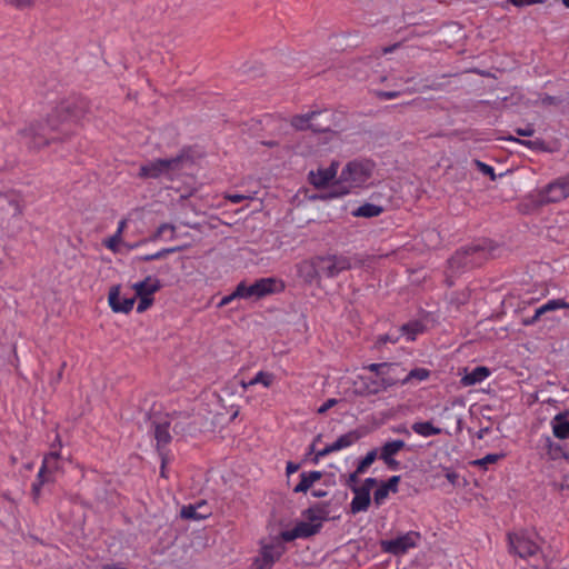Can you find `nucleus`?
Instances as JSON below:
<instances>
[{
	"label": "nucleus",
	"mask_w": 569,
	"mask_h": 569,
	"mask_svg": "<svg viewBox=\"0 0 569 569\" xmlns=\"http://www.w3.org/2000/svg\"><path fill=\"white\" fill-rule=\"evenodd\" d=\"M375 173V163L366 159H356L346 163L333 182L331 194L342 197L368 188Z\"/></svg>",
	"instance_id": "f257e3e1"
},
{
	"label": "nucleus",
	"mask_w": 569,
	"mask_h": 569,
	"mask_svg": "<svg viewBox=\"0 0 569 569\" xmlns=\"http://www.w3.org/2000/svg\"><path fill=\"white\" fill-rule=\"evenodd\" d=\"M326 516V511L322 509H308L303 515V519L298 522L292 530L281 533L282 539L291 541L296 538L309 537L317 533L322 527Z\"/></svg>",
	"instance_id": "f03ea898"
},
{
	"label": "nucleus",
	"mask_w": 569,
	"mask_h": 569,
	"mask_svg": "<svg viewBox=\"0 0 569 569\" xmlns=\"http://www.w3.org/2000/svg\"><path fill=\"white\" fill-rule=\"evenodd\" d=\"M187 160L183 157L172 159H159L148 162L140 168L139 177L141 178H168L173 179L178 171H180Z\"/></svg>",
	"instance_id": "7ed1b4c3"
},
{
	"label": "nucleus",
	"mask_w": 569,
	"mask_h": 569,
	"mask_svg": "<svg viewBox=\"0 0 569 569\" xmlns=\"http://www.w3.org/2000/svg\"><path fill=\"white\" fill-rule=\"evenodd\" d=\"M420 538L421 537L419 532L408 531L396 538L382 540L381 548L385 552H389L395 556H401L407 553L410 549L417 547Z\"/></svg>",
	"instance_id": "20e7f679"
},
{
	"label": "nucleus",
	"mask_w": 569,
	"mask_h": 569,
	"mask_svg": "<svg viewBox=\"0 0 569 569\" xmlns=\"http://www.w3.org/2000/svg\"><path fill=\"white\" fill-rule=\"evenodd\" d=\"M320 438H321V436H318L310 447V450L316 452V456H315L316 463H318L321 458H323L332 452H337V451H340V450L351 447L353 443H356L361 438V435L358 431H349V432L340 436L332 443L326 446L323 449L316 451V442H318L320 440Z\"/></svg>",
	"instance_id": "39448f33"
},
{
	"label": "nucleus",
	"mask_w": 569,
	"mask_h": 569,
	"mask_svg": "<svg viewBox=\"0 0 569 569\" xmlns=\"http://www.w3.org/2000/svg\"><path fill=\"white\" fill-rule=\"evenodd\" d=\"M538 204L558 202L569 197V177L557 180L536 191Z\"/></svg>",
	"instance_id": "423d86ee"
},
{
	"label": "nucleus",
	"mask_w": 569,
	"mask_h": 569,
	"mask_svg": "<svg viewBox=\"0 0 569 569\" xmlns=\"http://www.w3.org/2000/svg\"><path fill=\"white\" fill-rule=\"evenodd\" d=\"M378 485L376 478H367L360 487L352 488L353 498L350 502V510L352 513L367 511L371 502V490Z\"/></svg>",
	"instance_id": "0eeeda50"
},
{
	"label": "nucleus",
	"mask_w": 569,
	"mask_h": 569,
	"mask_svg": "<svg viewBox=\"0 0 569 569\" xmlns=\"http://www.w3.org/2000/svg\"><path fill=\"white\" fill-rule=\"evenodd\" d=\"M318 263L320 266V273L333 278L340 272L351 268L352 263L348 257L345 256H319Z\"/></svg>",
	"instance_id": "6e6552de"
},
{
	"label": "nucleus",
	"mask_w": 569,
	"mask_h": 569,
	"mask_svg": "<svg viewBox=\"0 0 569 569\" xmlns=\"http://www.w3.org/2000/svg\"><path fill=\"white\" fill-rule=\"evenodd\" d=\"M397 381L392 378H369L366 376H358L357 380L353 382L356 392L360 395H376L380 391L386 390L387 388L393 386Z\"/></svg>",
	"instance_id": "1a4fd4ad"
},
{
	"label": "nucleus",
	"mask_w": 569,
	"mask_h": 569,
	"mask_svg": "<svg viewBox=\"0 0 569 569\" xmlns=\"http://www.w3.org/2000/svg\"><path fill=\"white\" fill-rule=\"evenodd\" d=\"M510 550L521 558L535 556L539 546L526 532L509 535Z\"/></svg>",
	"instance_id": "9d476101"
},
{
	"label": "nucleus",
	"mask_w": 569,
	"mask_h": 569,
	"mask_svg": "<svg viewBox=\"0 0 569 569\" xmlns=\"http://www.w3.org/2000/svg\"><path fill=\"white\" fill-rule=\"evenodd\" d=\"M59 456L57 452H51L49 453L48 456L44 457L43 459V462H42V466L39 470V473H38V478L40 480L39 483H33V493L36 496L39 495V491H40V486L46 482V481H49L51 479V476L53 475L54 471H57L59 469Z\"/></svg>",
	"instance_id": "9b49d317"
},
{
	"label": "nucleus",
	"mask_w": 569,
	"mask_h": 569,
	"mask_svg": "<svg viewBox=\"0 0 569 569\" xmlns=\"http://www.w3.org/2000/svg\"><path fill=\"white\" fill-rule=\"evenodd\" d=\"M339 163L337 161L331 162L329 167L318 168L316 171H311L309 174L310 182L317 187L322 188L328 186L330 182H335L337 179Z\"/></svg>",
	"instance_id": "f8f14e48"
},
{
	"label": "nucleus",
	"mask_w": 569,
	"mask_h": 569,
	"mask_svg": "<svg viewBox=\"0 0 569 569\" xmlns=\"http://www.w3.org/2000/svg\"><path fill=\"white\" fill-rule=\"evenodd\" d=\"M298 276L306 283H313L320 279V266L318 263V257L303 260L297 264Z\"/></svg>",
	"instance_id": "ddd939ff"
},
{
	"label": "nucleus",
	"mask_w": 569,
	"mask_h": 569,
	"mask_svg": "<svg viewBox=\"0 0 569 569\" xmlns=\"http://www.w3.org/2000/svg\"><path fill=\"white\" fill-rule=\"evenodd\" d=\"M71 102L62 103L49 118L48 124L52 129H57L64 121H78L80 119L78 111L71 110Z\"/></svg>",
	"instance_id": "4468645a"
},
{
	"label": "nucleus",
	"mask_w": 569,
	"mask_h": 569,
	"mask_svg": "<svg viewBox=\"0 0 569 569\" xmlns=\"http://www.w3.org/2000/svg\"><path fill=\"white\" fill-rule=\"evenodd\" d=\"M254 283L259 299L268 295L282 292L284 290V282L279 278H261Z\"/></svg>",
	"instance_id": "2eb2a0df"
},
{
	"label": "nucleus",
	"mask_w": 569,
	"mask_h": 569,
	"mask_svg": "<svg viewBox=\"0 0 569 569\" xmlns=\"http://www.w3.org/2000/svg\"><path fill=\"white\" fill-rule=\"evenodd\" d=\"M399 482V476H392L388 481L385 482L378 481V488L373 493L375 503L377 506H381L388 499L390 493H396L398 491Z\"/></svg>",
	"instance_id": "dca6fc26"
},
{
	"label": "nucleus",
	"mask_w": 569,
	"mask_h": 569,
	"mask_svg": "<svg viewBox=\"0 0 569 569\" xmlns=\"http://www.w3.org/2000/svg\"><path fill=\"white\" fill-rule=\"evenodd\" d=\"M159 288V280L152 277H147L144 280L132 284L136 296L143 298H152L153 293L157 292Z\"/></svg>",
	"instance_id": "f3484780"
},
{
	"label": "nucleus",
	"mask_w": 569,
	"mask_h": 569,
	"mask_svg": "<svg viewBox=\"0 0 569 569\" xmlns=\"http://www.w3.org/2000/svg\"><path fill=\"white\" fill-rule=\"evenodd\" d=\"M490 375L491 371L487 367H477L470 372L465 370V373L462 375L460 382L463 387H471L481 383Z\"/></svg>",
	"instance_id": "a211bd4d"
},
{
	"label": "nucleus",
	"mask_w": 569,
	"mask_h": 569,
	"mask_svg": "<svg viewBox=\"0 0 569 569\" xmlns=\"http://www.w3.org/2000/svg\"><path fill=\"white\" fill-rule=\"evenodd\" d=\"M211 510L206 502L194 506L189 505L181 509V517L184 519L201 520L210 516Z\"/></svg>",
	"instance_id": "6ab92c4d"
},
{
	"label": "nucleus",
	"mask_w": 569,
	"mask_h": 569,
	"mask_svg": "<svg viewBox=\"0 0 569 569\" xmlns=\"http://www.w3.org/2000/svg\"><path fill=\"white\" fill-rule=\"evenodd\" d=\"M109 303L116 312H129L134 306V298H121L119 290L114 289L109 295Z\"/></svg>",
	"instance_id": "aec40b11"
},
{
	"label": "nucleus",
	"mask_w": 569,
	"mask_h": 569,
	"mask_svg": "<svg viewBox=\"0 0 569 569\" xmlns=\"http://www.w3.org/2000/svg\"><path fill=\"white\" fill-rule=\"evenodd\" d=\"M405 447V442L402 440H392L388 441L383 445L380 452V458L389 466H396L397 462L392 458Z\"/></svg>",
	"instance_id": "412c9836"
},
{
	"label": "nucleus",
	"mask_w": 569,
	"mask_h": 569,
	"mask_svg": "<svg viewBox=\"0 0 569 569\" xmlns=\"http://www.w3.org/2000/svg\"><path fill=\"white\" fill-rule=\"evenodd\" d=\"M284 547L282 542L277 539L271 543H264L261 546L260 555L262 558L268 560L270 563H274L283 553Z\"/></svg>",
	"instance_id": "4be33fe9"
},
{
	"label": "nucleus",
	"mask_w": 569,
	"mask_h": 569,
	"mask_svg": "<svg viewBox=\"0 0 569 569\" xmlns=\"http://www.w3.org/2000/svg\"><path fill=\"white\" fill-rule=\"evenodd\" d=\"M552 433L558 439H569V421L566 420V413H557L550 421Z\"/></svg>",
	"instance_id": "5701e85b"
},
{
	"label": "nucleus",
	"mask_w": 569,
	"mask_h": 569,
	"mask_svg": "<svg viewBox=\"0 0 569 569\" xmlns=\"http://www.w3.org/2000/svg\"><path fill=\"white\" fill-rule=\"evenodd\" d=\"M127 224H128V220L127 219L120 220L119 223H118V228H117L114 234H112L111 237H109V238L103 240V244L110 251L117 253V252H119L120 246L124 244L123 240H122V237H123V232H124V230L127 228Z\"/></svg>",
	"instance_id": "b1692460"
},
{
	"label": "nucleus",
	"mask_w": 569,
	"mask_h": 569,
	"mask_svg": "<svg viewBox=\"0 0 569 569\" xmlns=\"http://www.w3.org/2000/svg\"><path fill=\"white\" fill-rule=\"evenodd\" d=\"M385 211L383 206L376 202H366L352 210L351 214L356 218H375Z\"/></svg>",
	"instance_id": "393cba45"
},
{
	"label": "nucleus",
	"mask_w": 569,
	"mask_h": 569,
	"mask_svg": "<svg viewBox=\"0 0 569 569\" xmlns=\"http://www.w3.org/2000/svg\"><path fill=\"white\" fill-rule=\"evenodd\" d=\"M322 477L320 471L302 472L300 482L295 487V492H307Z\"/></svg>",
	"instance_id": "a878e982"
},
{
	"label": "nucleus",
	"mask_w": 569,
	"mask_h": 569,
	"mask_svg": "<svg viewBox=\"0 0 569 569\" xmlns=\"http://www.w3.org/2000/svg\"><path fill=\"white\" fill-rule=\"evenodd\" d=\"M321 113L312 112L303 116H296L291 120V124L299 130L313 129L316 130L315 119L320 117Z\"/></svg>",
	"instance_id": "bb28decb"
},
{
	"label": "nucleus",
	"mask_w": 569,
	"mask_h": 569,
	"mask_svg": "<svg viewBox=\"0 0 569 569\" xmlns=\"http://www.w3.org/2000/svg\"><path fill=\"white\" fill-rule=\"evenodd\" d=\"M411 428L413 432L425 438L441 433V429L433 426L430 421H416Z\"/></svg>",
	"instance_id": "cd10ccee"
},
{
	"label": "nucleus",
	"mask_w": 569,
	"mask_h": 569,
	"mask_svg": "<svg viewBox=\"0 0 569 569\" xmlns=\"http://www.w3.org/2000/svg\"><path fill=\"white\" fill-rule=\"evenodd\" d=\"M176 239V227L170 223H162L156 230L153 236L150 238L151 241L158 240H174Z\"/></svg>",
	"instance_id": "c85d7f7f"
},
{
	"label": "nucleus",
	"mask_w": 569,
	"mask_h": 569,
	"mask_svg": "<svg viewBox=\"0 0 569 569\" xmlns=\"http://www.w3.org/2000/svg\"><path fill=\"white\" fill-rule=\"evenodd\" d=\"M402 336L407 338L408 341H413L418 335L423 332V326L418 322L413 321L407 325H403L400 329Z\"/></svg>",
	"instance_id": "c756f323"
},
{
	"label": "nucleus",
	"mask_w": 569,
	"mask_h": 569,
	"mask_svg": "<svg viewBox=\"0 0 569 569\" xmlns=\"http://www.w3.org/2000/svg\"><path fill=\"white\" fill-rule=\"evenodd\" d=\"M430 377V371L426 368H415L412 369L407 377L401 381L402 385H408L413 381L420 382L425 381Z\"/></svg>",
	"instance_id": "7c9ffc66"
},
{
	"label": "nucleus",
	"mask_w": 569,
	"mask_h": 569,
	"mask_svg": "<svg viewBox=\"0 0 569 569\" xmlns=\"http://www.w3.org/2000/svg\"><path fill=\"white\" fill-rule=\"evenodd\" d=\"M569 308V303L563 299H552L543 303L538 308V315H545L550 311L567 309Z\"/></svg>",
	"instance_id": "2f4dec72"
},
{
	"label": "nucleus",
	"mask_w": 569,
	"mask_h": 569,
	"mask_svg": "<svg viewBox=\"0 0 569 569\" xmlns=\"http://www.w3.org/2000/svg\"><path fill=\"white\" fill-rule=\"evenodd\" d=\"M274 375L267 371H259L256 373V376L248 380V385H262L264 388H270L274 382Z\"/></svg>",
	"instance_id": "473e14b6"
},
{
	"label": "nucleus",
	"mask_w": 569,
	"mask_h": 569,
	"mask_svg": "<svg viewBox=\"0 0 569 569\" xmlns=\"http://www.w3.org/2000/svg\"><path fill=\"white\" fill-rule=\"evenodd\" d=\"M236 296H240V299H259L256 283L247 284L246 282H240L236 288Z\"/></svg>",
	"instance_id": "72a5a7b5"
},
{
	"label": "nucleus",
	"mask_w": 569,
	"mask_h": 569,
	"mask_svg": "<svg viewBox=\"0 0 569 569\" xmlns=\"http://www.w3.org/2000/svg\"><path fill=\"white\" fill-rule=\"evenodd\" d=\"M154 437L158 446L167 445L170 441L169 426L167 423L157 425L154 429Z\"/></svg>",
	"instance_id": "f704fd0d"
},
{
	"label": "nucleus",
	"mask_w": 569,
	"mask_h": 569,
	"mask_svg": "<svg viewBox=\"0 0 569 569\" xmlns=\"http://www.w3.org/2000/svg\"><path fill=\"white\" fill-rule=\"evenodd\" d=\"M377 458V451H369L363 459H361L357 466L358 473H365L367 469L375 462Z\"/></svg>",
	"instance_id": "c9c22d12"
},
{
	"label": "nucleus",
	"mask_w": 569,
	"mask_h": 569,
	"mask_svg": "<svg viewBox=\"0 0 569 569\" xmlns=\"http://www.w3.org/2000/svg\"><path fill=\"white\" fill-rule=\"evenodd\" d=\"M179 250H180V247L167 248V249L159 250L156 253L140 257L139 260H141V261L158 260V259H162L163 257H166L169 253H173V252H177Z\"/></svg>",
	"instance_id": "e433bc0d"
},
{
	"label": "nucleus",
	"mask_w": 569,
	"mask_h": 569,
	"mask_svg": "<svg viewBox=\"0 0 569 569\" xmlns=\"http://www.w3.org/2000/svg\"><path fill=\"white\" fill-rule=\"evenodd\" d=\"M367 369L376 372L379 378H382L392 371L393 366L388 363H371Z\"/></svg>",
	"instance_id": "4c0bfd02"
},
{
	"label": "nucleus",
	"mask_w": 569,
	"mask_h": 569,
	"mask_svg": "<svg viewBox=\"0 0 569 569\" xmlns=\"http://www.w3.org/2000/svg\"><path fill=\"white\" fill-rule=\"evenodd\" d=\"M509 140L517 141L531 150H545L543 142L541 140H518L512 137H510Z\"/></svg>",
	"instance_id": "58836bf2"
},
{
	"label": "nucleus",
	"mask_w": 569,
	"mask_h": 569,
	"mask_svg": "<svg viewBox=\"0 0 569 569\" xmlns=\"http://www.w3.org/2000/svg\"><path fill=\"white\" fill-rule=\"evenodd\" d=\"M502 457H503V455H500V453H490V455L485 456L481 459H478V460L473 461V465H476V466H487L489 463H496Z\"/></svg>",
	"instance_id": "ea45409f"
},
{
	"label": "nucleus",
	"mask_w": 569,
	"mask_h": 569,
	"mask_svg": "<svg viewBox=\"0 0 569 569\" xmlns=\"http://www.w3.org/2000/svg\"><path fill=\"white\" fill-rule=\"evenodd\" d=\"M272 566L273 565L270 563L268 560H266L261 556H258L252 562L250 569H271Z\"/></svg>",
	"instance_id": "a19ab883"
},
{
	"label": "nucleus",
	"mask_w": 569,
	"mask_h": 569,
	"mask_svg": "<svg viewBox=\"0 0 569 569\" xmlns=\"http://www.w3.org/2000/svg\"><path fill=\"white\" fill-rule=\"evenodd\" d=\"M477 168L486 176H490L491 180H495L496 176H495V170L491 166L485 163V162H481L479 160L475 161Z\"/></svg>",
	"instance_id": "79ce46f5"
},
{
	"label": "nucleus",
	"mask_w": 569,
	"mask_h": 569,
	"mask_svg": "<svg viewBox=\"0 0 569 569\" xmlns=\"http://www.w3.org/2000/svg\"><path fill=\"white\" fill-rule=\"evenodd\" d=\"M361 473H358V468L348 476L347 480H346V486L349 487L351 490L352 488L355 487H360V485H358V478Z\"/></svg>",
	"instance_id": "37998d69"
},
{
	"label": "nucleus",
	"mask_w": 569,
	"mask_h": 569,
	"mask_svg": "<svg viewBox=\"0 0 569 569\" xmlns=\"http://www.w3.org/2000/svg\"><path fill=\"white\" fill-rule=\"evenodd\" d=\"M545 0H508L509 3L516 7H527L532 4L543 3Z\"/></svg>",
	"instance_id": "c03bdc74"
},
{
	"label": "nucleus",
	"mask_w": 569,
	"mask_h": 569,
	"mask_svg": "<svg viewBox=\"0 0 569 569\" xmlns=\"http://www.w3.org/2000/svg\"><path fill=\"white\" fill-rule=\"evenodd\" d=\"M140 300H139V303H138V307H137V311L138 312H143L146 311L153 302V298H143V297H138Z\"/></svg>",
	"instance_id": "a18cd8bd"
},
{
	"label": "nucleus",
	"mask_w": 569,
	"mask_h": 569,
	"mask_svg": "<svg viewBox=\"0 0 569 569\" xmlns=\"http://www.w3.org/2000/svg\"><path fill=\"white\" fill-rule=\"evenodd\" d=\"M337 403V400L336 399H328L322 406H320L318 408V412L319 413H325L327 412L330 408H332L333 406H336Z\"/></svg>",
	"instance_id": "49530a36"
},
{
	"label": "nucleus",
	"mask_w": 569,
	"mask_h": 569,
	"mask_svg": "<svg viewBox=\"0 0 569 569\" xmlns=\"http://www.w3.org/2000/svg\"><path fill=\"white\" fill-rule=\"evenodd\" d=\"M545 442H546V446H547V448H548V452H549L552 457H555V456H553V452H556V451L559 449V446H558V445H556V443L551 440V438H550V437H548V436L545 438Z\"/></svg>",
	"instance_id": "de8ad7c7"
},
{
	"label": "nucleus",
	"mask_w": 569,
	"mask_h": 569,
	"mask_svg": "<svg viewBox=\"0 0 569 569\" xmlns=\"http://www.w3.org/2000/svg\"><path fill=\"white\" fill-rule=\"evenodd\" d=\"M234 299H240V296H236V290L231 295L223 297L219 302V307H224Z\"/></svg>",
	"instance_id": "09e8293b"
},
{
	"label": "nucleus",
	"mask_w": 569,
	"mask_h": 569,
	"mask_svg": "<svg viewBox=\"0 0 569 569\" xmlns=\"http://www.w3.org/2000/svg\"><path fill=\"white\" fill-rule=\"evenodd\" d=\"M445 477L447 478V480L451 483V485H457L458 482V479H459V476L457 472L455 471H450V470H447Z\"/></svg>",
	"instance_id": "8fccbe9b"
},
{
	"label": "nucleus",
	"mask_w": 569,
	"mask_h": 569,
	"mask_svg": "<svg viewBox=\"0 0 569 569\" xmlns=\"http://www.w3.org/2000/svg\"><path fill=\"white\" fill-rule=\"evenodd\" d=\"M516 132H517V134L522 136V137H530L533 134V129H532V127L528 126L525 129H520V128L516 129Z\"/></svg>",
	"instance_id": "3c124183"
},
{
	"label": "nucleus",
	"mask_w": 569,
	"mask_h": 569,
	"mask_svg": "<svg viewBox=\"0 0 569 569\" xmlns=\"http://www.w3.org/2000/svg\"><path fill=\"white\" fill-rule=\"evenodd\" d=\"M542 315H538V309H536L535 315L531 318H528V319L523 320V323L526 326H532V325H535L539 320V318Z\"/></svg>",
	"instance_id": "603ef678"
},
{
	"label": "nucleus",
	"mask_w": 569,
	"mask_h": 569,
	"mask_svg": "<svg viewBox=\"0 0 569 569\" xmlns=\"http://www.w3.org/2000/svg\"><path fill=\"white\" fill-rule=\"evenodd\" d=\"M298 469H299V466L297 463H293V462L287 463L286 471L288 475H292V473L297 472Z\"/></svg>",
	"instance_id": "864d4df0"
},
{
	"label": "nucleus",
	"mask_w": 569,
	"mask_h": 569,
	"mask_svg": "<svg viewBox=\"0 0 569 569\" xmlns=\"http://www.w3.org/2000/svg\"><path fill=\"white\" fill-rule=\"evenodd\" d=\"M398 339H399L398 335L395 336V335L389 333V335H386V336L381 337L380 341H382V342H387V341L396 342V341H398Z\"/></svg>",
	"instance_id": "5fc2aeb1"
},
{
	"label": "nucleus",
	"mask_w": 569,
	"mask_h": 569,
	"mask_svg": "<svg viewBox=\"0 0 569 569\" xmlns=\"http://www.w3.org/2000/svg\"><path fill=\"white\" fill-rule=\"evenodd\" d=\"M228 198L233 203H239L246 199V197L242 194H230Z\"/></svg>",
	"instance_id": "6e6d98bb"
},
{
	"label": "nucleus",
	"mask_w": 569,
	"mask_h": 569,
	"mask_svg": "<svg viewBox=\"0 0 569 569\" xmlns=\"http://www.w3.org/2000/svg\"><path fill=\"white\" fill-rule=\"evenodd\" d=\"M380 96L383 97L385 99H393L398 96V92L387 91V92H381Z\"/></svg>",
	"instance_id": "4d7b16f0"
},
{
	"label": "nucleus",
	"mask_w": 569,
	"mask_h": 569,
	"mask_svg": "<svg viewBox=\"0 0 569 569\" xmlns=\"http://www.w3.org/2000/svg\"><path fill=\"white\" fill-rule=\"evenodd\" d=\"M240 385H241V387H242L243 389H248V388H250V387H252V386H253V385H248V381H246V380H242Z\"/></svg>",
	"instance_id": "13d9d810"
},
{
	"label": "nucleus",
	"mask_w": 569,
	"mask_h": 569,
	"mask_svg": "<svg viewBox=\"0 0 569 569\" xmlns=\"http://www.w3.org/2000/svg\"><path fill=\"white\" fill-rule=\"evenodd\" d=\"M312 495L315 497H323V496H326V492L319 490V491H313Z\"/></svg>",
	"instance_id": "bf43d9fd"
},
{
	"label": "nucleus",
	"mask_w": 569,
	"mask_h": 569,
	"mask_svg": "<svg viewBox=\"0 0 569 569\" xmlns=\"http://www.w3.org/2000/svg\"><path fill=\"white\" fill-rule=\"evenodd\" d=\"M102 569H127V568H123V567H120V566H106Z\"/></svg>",
	"instance_id": "052dcab7"
},
{
	"label": "nucleus",
	"mask_w": 569,
	"mask_h": 569,
	"mask_svg": "<svg viewBox=\"0 0 569 569\" xmlns=\"http://www.w3.org/2000/svg\"><path fill=\"white\" fill-rule=\"evenodd\" d=\"M24 133L28 134V136H32V134H36L33 128H29V129H26L24 130Z\"/></svg>",
	"instance_id": "680f3d73"
},
{
	"label": "nucleus",
	"mask_w": 569,
	"mask_h": 569,
	"mask_svg": "<svg viewBox=\"0 0 569 569\" xmlns=\"http://www.w3.org/2000/svg\"><path fill=\"white\" fill-rule=\"evenodd\" d=\"M164 463H166V460H164V458H162V466H161V476L162 477H166V475H164Z\"/></svg>",
	"instance_id": "e2e57ef3"
},
{
	"label": "nucleus",
	"mask_w": 569,
	"mask_h": 569,
	"mask_svg": "<svg viewBox=\"0 0 569 569\" xmlns=\"http://www.w3.org/2000/svg\"><path fill=\"white\" fill-rule=\"evenodd\" d=\"M126 247L129 249V250H132L134 248L138 247V244H126Z\"/></svg>",
	"instance_id": "0e129e2a"
},
{
	"label": "nucleus",
	"mask_w": 569,
	"mask_h": 569,
	"mask_svg": "<svg viewBox=\"0 0 569 569\" xmlns=\"http://www.w3.org/2000/svg\"><path fill=\"white\" fill-rule=\"evenodd\" d=\"M330 139L331 140H338V136L336 133H330Z\"/></svg>",
	"instance_id": "69168bd1"
},
{
	"label": "nucleus",
	"mask_w": 569,
	"mask_h": 569,
	"mask_svg": "<svg viewBox=\"0 0 569 569\" xmlns=\"http://www.w3.org/2000/svg\"><path fill=\"white\" fill-rule=\"evenodd\" d=\"M562 3L566 8H569V0H562Z\"/></svg>",
	"instance_id": "338daca9"
},
{
	"label": "nucleus",
	"mask_w": 569,
	"mask_h": 569,
	"mask_svg": "<svg viewBox=\"0 0 569 569\" xmlns=\"http://www.w3.org/2000/svg\"><path fill=\"white\" fill-rule=\"evenodd\" d=\"M399 432L408 433V430L407 429H400Z\"/></svg>",
	"instance_id": "774afa93"
}]
</instances>
